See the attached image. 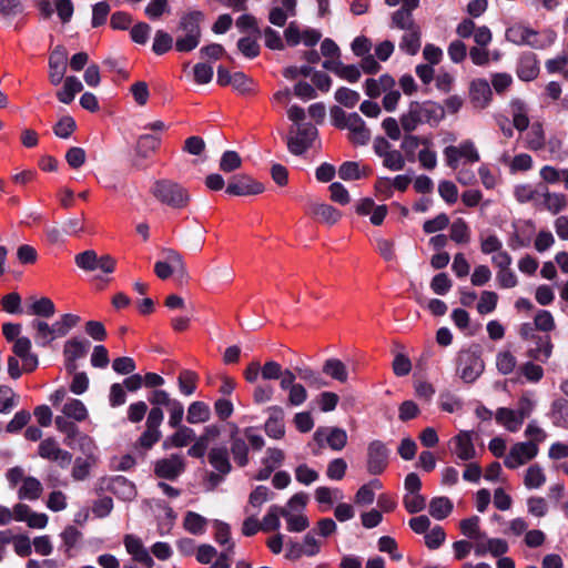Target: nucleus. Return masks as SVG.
Segmentation results:
<instances>
[{
    "instance_id": "nucleus-59",
    "label": "nucleus",
    "mask_w": 568,
    "mask_h": 568,
    "mask_svg": "<svg viewBox=\"0 0 568 568\" xmlns=\"http://www.w3.org/2000/svg\"><path fill=\"white\" fill-rule=\"evenodd\" d=\"M544 206L552 214H557L567 206L566 195L546 191L544 193Z\"/></svg>"
},
{
    "instance_id": "nucleus-24",
    "label": "nucleus",
    "mask_w": 568,
    "mask_h": 568,
    "mask_svg": "<svg viewBox=\"0 0 568 568\" xmlns=\"http://www.w3.org/2000/svg\"><path fill=\"white\" fill-rule=\"evenodd\" d=\"M509 547L506 540L501 538H487L476 541L474 545L475 555L483 557L490 554L494 557H500L508 551Z\"/></svg>"
},
{
    "instance_id": "nucleus-9",
    "label": "nucleus",
    "mask_w": 568,
    "mask_h": 568,
    "mask_svg": "<svg viewBox=\"0 0 568 568\" xmlns=\"http://www.w3.org/2000/svg\"><path fill=\"white\" fill-rule=\"evenodd\" d=\"M164 414L160 407H153L146 417L145 430L141 434L138 444L145 449H150L158 443L162 436L160 426L163 422Z\"/></svg>"
},
{
    "instance_id": "nucleus-26",
    "label": "nucleus",
    "mask_w": 568,
    "mask_h": 568,
    "mask_svg": "<svg viewBox=\"0 0 568 568\" xmlns=\"http://www.w3.org/2000/svg\"><path fill=\"white\" fill-rule=\"evenodd\" d=\"M527 349V356L534 361L546 363L552 354V343L549 335L538 337Z\"/></svg>"
},
{
    "instance_id": "nucleus-33",
    "label": "nucleus",
    "mask_w": 568,
    "mask_h": 568,
    "mask_svg": "<svg viewBox=\"0 0 568 568\" xmlns=\"http://www.w3.org/2000/svg\"><path fill=\"white\" fill-rule=\"evenodd\" d=\"M231 453L239 467H245L248 464V446L244 438L237 436V430L231 435Z\"/></svg>"
},
{
    "instance_id": "nucleus-34",
    "label": "nucleus",
    "mask_w": 568,
    "mask_h": 568,
    "mask_svg": "<svg viewBox=\"0 0 568 568\" xmlns=\"http://www.w3.org/2000/svg\"><path fill=\"white\" fill-rule=\"evenodd\" d=\"M404 31L405 33L399 42V49L409 55H415L422 45L420 27Z\"/></svg>"
},
{
    "instance_id": "nucleus-16",
    "label": "nucleus",
    "mask_w": 568,
    "mask_h": 568,
    "mask_svg": "<svg viewBox=\"0 0 568 568\" xmlns=\"http://www.w3.org/2000/svg\"><path fill=\"white\" fill-rule=\"evenodd\" d=\"M263 192L264 185L245 174L234 176L226 187V193L235 196L256 195Z\"/></svg>"
},
{
    "instance_id": "nucleus-3",
    "label": "nucleus",
    "mask_w": 568,
    "mask_h": 568,
    "mask_svg": "<svg viewBox=\"0 0 568 568\" xmlns=\"http://www.w3.org/2000/svg\"><path fill=\"white\" fill-rule=\"evenodd\" d=\"M78 267L87 272L101 271L110 274L115 270L116 261L110 255H101L93 250H87L74 256Z\"/></svg>"
},
{
    "instance_id": "nucleus-60",
    "label": "nucleus",
    "mask_w": 568,
    "mask_h": 568,
    "mask_svg": "<svg viewBox=\"0 0 568 568\" xmlns=\"http://www.w3.org/2000/svg\"><path fill=\"white\" fill-rule=\"evenodd\" d=\"M303 550L306 557H314L321 552L323 540L318 538L314 531L310 530L304 535L302 541Z\"/></svg>"
},
{
    "instance_id": "nucleus-49",
    "label": "nucleus",
    "mask_w": 568,
    "mask_h": 568,
    "mask_svg": "<svg viewBox=\"0 0 568 568\" xmlns=\"http://www.w3.org/2000/svg\"><path fill=\"white\" fill-rule=\"evenodd\" d=\"M283 507L272 505L261 523L262 531L270 532L278 530L281 526L280 517H282Z\"/></svg>"
},
{
    "instance_id": "nucleus-57",
    "label": "nucleus",
    "mask_w": 568,
    "mask_h": 568,
    "mask_svg": "<svg viewBox=\"0 0 568 568\" xmlns=\"http://www.w3.org/2000/svg\"><path fill=\"white\" fill-rule=\"evenodd\" d=\"M19 396L7 385L0 386V414H9L18 405Z\"/></svg>"
},
{
    "instance_id": "nucleus-38",
    "label": "nucleus",
    "mask_w": 568,
    "mask_h": 568,
    "mask_svg": "<svg viewBox=\"0 0 568 568\" xmlns=\"http://www.w3.org/2000/svg\"><path fill=\"white\" fill-rule=\"evenodd\" d=\"M30 327L33 331V338L38 346L45 347L54 341L53 333L47 322L36 318L30 323Z\"/></svg>"
},
{
    "instance_id": "nucleus-28",
    "label": "nucleus",
    "mask_w": 568,
    "mask_h": 568,
    "mask_svg": "<svg viewBox=\"0 0 568 568\" xmlns=\"http://www.w3.org/2000/svg\"><path fill=\"white\" fill-rule=\"evenodd\" d=\"M311 214L317 221L328 225L336 224L342 217V212L339 210L326 203L312 204Z\"/></svg>"
},
{
    "instance_id": "nucleus-14",
    "label": "nucleus",
    "mask_w": 568,
    "mask_h": 568,
    "mask_svg": "<svg viewBox=\"0 0 568 568\" xmlns=\"http://www.w3.org/2000/svg\"><path fill=\"white\" fill-rule=\"evenodd\" d=\"M164 253L166 261H159L154 265L156 276L161 280H166L174 272L183 276L186 275V266L182 255L174 250H168Z\"/></svg>"
},
{
    "instance_id": "nucleus-45",
    "label": "nucleus",
    "mask_w": 568,
    "mask_h": 568,
    "mask_svg": "<svg viewBox=\"0 0 568 568\" xmlns=\"http://www.w3.org/2000/svg\"><path fill=\"white\" fill-rule=\"evenodd\" d=\"M453 503L448 497H435L429 503V514L437 520H443L453 511Z\"/></svg>"
},
{
    "instance_id": "nucleus-31",
    "label": "nucleus",
    "mask_w": 568,
    "mask_h": 568,
    "mask_svg": "<svg viewBox=\"0 0 568 568\" xmlns=\"http://www.w3.org/2000/svg\"><path fill=\"white\" fill-rule=\"evenodd\" d=\"M282 517L286 521V529L290 532H302L310 527V520L303 513H294L288 507H283Z\"/></svg>"
},
{
    "instance_id": "nucleus-54",
    "label": "nucleus",
    "mask_w": 568,
    "mask_h": 568,
    "mask_svg": "<svg viewBox=\"0 0 568 568\" xmlns=\"http://www.w3.org/2000/svg\"><path fill=\"white\" fill-rule=\"evenodd\" d=\"M199 376L195 372L190 369L181 371L178 377L180 392L185 396H191L196 389Z\"/></svg>"
},
{
    "instance_id": "nucleus-29",
    "label": "nucleus",
    "mask_w": 568,
    "mask_h": 568,
    "mask_svg": "<svg viewBox=\"0 0 568 568\" xmlns=\"http://www.w3.org/2000/svg\"><path fill=\"white\" fill-rule=\"evenodd\" d=\"M207 459L210 465L221 475H227L232 469L229 452L225 447L212 448L209 452Z\"/></svg>"
},
{
    "instance_id": "nucleus-61",
    "label": "nucleus",
    "mask_w": 568,
    "mask_h": 568,
    "mask_svg": "<svg viewBox=\"0 0 568 568\" xmlns=\"http://www.w3.org/2000/svg\"><path fill=\"white\" fill-rule=\"evenodd\" d=\"M77 443V447L81 450L82 454L85 455L84 458L98 459V447L94 440L88 436L87 434H79L73 443Z\"/></svg>"
},
{
    "instance_id": "nucleus-37",
    "label": "nucleus",
    "mask_w": 568,
    "mask_h": 568,
    "mask_svg": "<svg viewBox=\"0 0 568 568\" xmlns=\"http://www.w3.org/2000/svg\"><path fill=\"white\" fill-rule=\"evenodd\" d=\"M426 144H432V141L427 138L406 134L400 143V149L404 152L406 159L409 162H414L416 160V151L419 149V146L424 148Z\"/></svg>"
},
{
    "instance_id": "nucleus-43",
    "label": "nucleus",
    "mask_w": 568,
    "mask_h": 568,
    "mask_svg": "<svg viewBox=\"0 0 568 568\" xmlns=\"http://www.w3.org/2000/svg\"><path fill=\"white\" fill-rule=\"evenodd\" d=\"M88 351V343L78 338H72L64 344V356L69 364H73L77 359L83 357ZM74 368V365H72Z\"/></svg>"
},
{
    "instance_id": "nucleus-62",
    "label": "nucleus",
    "mask_w": 568,
    "mask_h": 568,
    "mask_svg": "<svg viewBox=\"0 0 568 568\" xmlns=\"http://www.w3.org/2000/svg\"><path fill=\"white\" fill-rule=\"evenodd\" d=\"M30 312L33 315L49 318L54 315L55 306L49 297H41L31 304Z\"/></svg>"
},
{
    "instance_id": "nucleus-12",
    "label": "nucleus",
    "mask_w": 568,
    "mask_h": 568,
    "mask_svg": "<svg viewBox=\"0 0 568 568\" xmlns=\"http://www.w3.org/2000/svg\"><path fill=\"white\" fill-rule=\"evenodd\" d=\"M38 454L43 459L58 463L61 468L68 467L72 462V454L62 449L53 437L40 442Z\"/></svg>"
},
{
    "instance_id": "nucleus-19",
    "label": "nucleus",
    "mask_w": 568,
    "mask_h": 568,
    "mask_svg": "<svg viewBox=\"0 0 568 568\" xmlns=\"http://www.w3.org/2000/svg\"><path fill=\"white\" fill-rule=\"evenodd\" d=\"M469 100L477 110L486 109L493 100V91L485 79H475L469 84Z\"/></svg>"
},
{
    "instance_id": "nucleus-55",
    "label": "nucleus",
    "mask_w": 568,
    "mask_h": 568,
    "mask_svg": "<svg viewBox=\"0 0 568 568\" xmlns=\"http://www.w3.org/2000/svg\"><path fill=\"white\" fill-rule=\"evenodd\" d=\"M207 520L194 511H187L184 518V528L193 535H202L205 531Z\"/></svg>"
},
{
    "instance_id": "nucleus-46",
    "label": "nucleus",
    "mask_w": 568,
    "mask_h": 568,
    "mask_svg": "<svg viewBox=\"0 0 568 568\" xmlns=\"http://www.w3.org/2000/svg\"><path fill=\"white\" fill-rule=\"evenodd\" d=\"M160 146V138L152 134L141 135L136 143V156L150 158Z\"/></svg>"
},
{
    "instance_id": "nucleus-21",
    "label": "nucleus",
    "mask_w": 568,
    "mask_h": 568,
    "mask_svg": "<svg viewBox=\"0 0 568 568\" xmlns=\"http://www.w3.org/2000/svg\"><path fill=\"white\" fill-rule=\"evenodd\" d=\"M355 212L361 216L371 214V223L373 225L379 226L383 224L388 213V209L385 204L376 205L374 200L371 197H364L355 204Z\"/></svg>"
},
{
    "instance_id": "nucleus-40",
    "label": "nucleus",
    "mask_w": 568,
    "mask_h": 568,
    "mask_svg": "<svg viewBox=\"0 0 568 568\" xmlns=\"http://www.w3.org/2000/svg\"><path fill=\"white\" fill-rule=\"evenodd\" d=\"M83 85L79 79L75 77H67L61 90L57 92V98L60 102L64 104H70L75 94L81 92Z\"/></svg>"
},
{
    "instance_id": "nucleus-52",
    "label": "nucleus",
    "mask_w": 568,
    "mask_h": 568,
    "mask_svg": "<svg viewBox=\"0 0 568 568\" xmlns=\"http://www.w3.org/2000/svg\"><path fill=\"white\" fill-rule=\"evenodd\" d=\"M390 27L399 30H410L418 28L419 26L415 22L412 11H407L406 9H398L392 14Z\"/></svg>"
},
{
    "instance_id": "nucleus-44",
    "label": "nucleus",
    "mask_w": 568,
    "mask_h": 568,
    "mask_svg": "<svg viewBox=\"0 0 568 568\" xmlns=\"http://www.w3.org/2000/svg\"><path fill=\"white\" fill-rule=\"evenodd\" d=\"M525 140L526 146L531 151H539L544 149L546 144V136L542 124L540 122L532 123Z\"/></svg>"
},
{
    "instance_id": "nucleus-22",
    "label": "nucleus",
    "mask_w": 568,
    "mask_h": 568,
    "mask_svg": "<svg viewBox=\"0 0 568 568\" xmlns=\"http://www.w3.org/2000/svg\"><path fill=\"white\" fill-rule=\"evenodd\" d=\"M345 128L349 130V140L354 144L365 145L371 139V132L364 120L357 113L348 114Z\"/></svg>"
},
{
    "instance_id": "nucleus-15",
    "label": "nucleus",
    "mask_w": 568,
    "mask_h": 568,
    "mask_svg": "<svg viewBox=\"0 0 568 568\" xmlns=\"http://www.w3.org/2000/svg\"><path fill=\"white\" fill-rule=\"evenodd\" d=\"M317 129L313 125H303L298 128L295 136H288L287 149L294 155H302L310 148L317 138Z\"/></svg>"
},
{
    "instance_id": "nucleus-6",
    "label": "nucleus",
    "mask_w": 568,
    "mask_h": 568,
    "mask_svg": "<svg viewBox=\"0 0 568 568\" xmlns=\"http://www.w3.org/2000/svg\"><path fill=\"white\" fill-rule=\"evenodd\" d=\"M450 453L462 462H469L477 456L474 444V434L470 430H460L448 442Z\"/></svg>"
},
{
    "instance_id": "nucleus-47",
    "label": "nucleus",
    "mask_w": 568,
    "mask_h": 568,
    "mask_svg": "<svg viewBox=\"0 0 568 568\" xmlns=\"http://www.w3.org/2000/svg\"><path fill=\"white\" fill-rule=\"evenodd\" d=\"M470 229L465 220L456 219L450 224L449 237L457 244H468L470 242Z\"/></svg>"
},
{
    "instance_id": "nucleus-17",
    "label": "nucleus",
    "mask_w": 568,
    "mask_h": 568,
    "mask_svg": "<svg viewBox=\"0 0 568 568\" xmlns=\"http://www.w3.org/2000/svg\"><path fill=\"white\" fill-rule=\"evenodd\" d=\"M123 545L133 561L144 565L146 568H153L154 560L140 537L126 534L123 537Z\"/></svg>"
},
{
    "instance_id": "nucleus-53",
    "label": "nucleus",
    "mask_w": 568,
    "mask_h": 568,
    "mask_svg": "<svg viewBox=\"0 0 568 568\" xmlns=\"http://www.w3.org/2000/svg\"><path fill=\"white\" fill-rule=\"evenodd\" d=\"M62 413L69 418L82 422L88 417V410L80 399L71 398L62 407Z\"/></svg>"
},
{
    "instance_id": "nucleus-35",
    "label": "nucleus",
    "mask_w": 568,
    "mask_h": 568,
    "mask_svg": "<svg viewBox=\"0 0 568 568\" xmlns=\"http://www.w3.org/2000/svg\"><path fill=\"white\" fill-rule=\"evenodd\" d=\"M495 418L498 424L511 433L518 432L524 423L516 410L506 407L498 408Z\"/></svg>"
},
{
    "instance_id": "nucleus-8",
    "label": "nucleus",
    "mask_w": 568,
    "mask_h": 568,
    "mask_svg": "<svg viewBox=\"0 0 568 568\" xmlns=\"http://www.w3.org/2000/svg\"><path fill=\"white\" fill-rule=\"evenodd\" d=\"M539 454V447L532 443L519 442L514 444L506 455L504 464L509 469H516L535 459Z\"/></svg>"
},
{
    "instance_id": "nucleus-5",
    "label": "nucleus",
    "mask_w": 568,
    "mask_h": 568,
    "mask_svg": "<svg viewBox=\"0 0 568 568\" xmlns=\"http://www.w3.org/2000/svg\"><path fill=\"white\" fill-rule=\"evenodd\" d=\"M505 38L516 45H527L532 49H545L546 43L540 40L537 30L523 23H514L506 29Z\"/></svg>"
},
{
    "instance_id": "nucleus-39",
    "label": "nucleus",
    "mask_w": 568,
    "mask_h": 568,
    "mask_svg": "<svg viewBox=\"0 0 568 568\" xmlns=\"http://www.w3.org/2000/svg\"><path fill=\"white\" fill-rule=\"evenodd\" d=\"M43 487L39 479L28 476L18 490L19 499L37 500L42 494Z\"/></svg>"
},
{
    "instance_id": "nucleus-36",
    "label": "nucleus",
    "mask_w": 568,
    "mask_h": 568,
    "mask_svg": "<svg viewBox=\"0 0 568 568\" xmlns=\"http://www.w3.org/2000/svg\"><path fill=\"white\" fill-rule=\"evenodd\" d=\"M539 73L538 61L534 54H524L519 59L517 75L524 81L534 80Z\"/></svg>"
},
{
    "instance_id": "nucleus-50",
    "label": "nucleus",
    "mask_w": 568,
    "mask_h": 568,
    "mask_svg": "<svg viewBox=\"0 0 568 568\" xmlns=\"http://www.w3.org/2000/svg\"><path fill=\"white\" fill-rule=\"evenodd\" d=\"M479 523L478 516H471L459 523V529L464 536L479 541L486 538V535L480 531Z\"/></svg>"
},
{
    "instance_id": "nucleus-1",
    "label": "nucleus",
    "mask_w": 568,
    "mask_h": 568,
    "mask_svg": "<svg viewBox=\"0 0 568 568\" xmlns=\"http://www.w3.org/2000/svg\"><path fill=\"white\" fill-rule=\"evenodd\" d=\"M445 118L443 105L437 102L412 101L399 118L402 129L406 133L414 132L422 124L437 125Z\"/></svg>"
},
{
    "instance_id": "nucleus-4",
    "label": "nucleus",
    "mask_w": 568,
    "mask_h": 568,
    "mask_svg": "<svg viewBox=\"0 0 568 568\" xmlns=\"http://www.w3.org/2000/svg\"><path fill=\"white\" fill-rule=\"evenodd\" d=\"M444 156L448 168L456 170L459 160L464 159L465 163H477L480 160L479 152L471 140H465L459 145H448L444 149Z\"/></svg>"
},
{
    "instance_id": "nucleus-27",
    "label": "nucleus",
    "mask_w": 568,
    "mask_h": 568,
    "mask_svg": "<svg viewBox=\"0 0 568 568\" xmlns=\"http://www.w3.org/2000/svg\"><path fill=\"white\" fill-rule=\"evenodd\" d=\"M396 87V82L394 78L389 74H383L378 79L369 78L365 81L364 88L365 93L369 98H377L382 93L394 89Z\"/></svg>"
},
{
    "instance_id": "nucleus-48",
    "label": "nucleus",
    "mask_w": 568,
    "mask_h": 568,
    "mask_svg": "<svg viewBox=\"0 0 568 568\" xmlns=\"http://www.w3.org/2000/svg\"><path fill=\"white\" fill-rule=\"evenodd\" d=\"M210 407L203 402H193L187 409L186 420L190 424L205 423L210 419Z\"/></svg>"
},
{
    "instance_id": "nucleus-63",
    "label": "nucleus",
    "mask_w": 568,
    "mask_h": 568,
    "mask_svg": "<svg viewBox=\"0 0 568 568\" xmlns=\"http://www.w3.org/2000/svg\"><path fill=\"white\" fill-rule=\"evenodd\" d=\"M173 38L163 30H158L154 36L152 50L155 54L162 55L171 50Z\"/></svg>"
},
{
    "instance_id": "nucleus-41",
    "label": "nucleus",
    "mask_w": 568,
    "mask_h": 568,
    "mask_svg": "<svg viewBox=\"0 0 568 568\" xmlns=\"http://www.w3.org/2000/svg\"><path fill=\"white\" fill-rule=\"evenodd\" d=\"M323 373L339 383H346L348 379L346 365L337 358L325 361L323 364Z\"/></svg>"
},
{
    "instance_id": "nucleus-25",
    "label": "nucleus",
    "mask_w": 568,
    "mask_h": 568,
    "mask_svg": "<svg viewBox=\"0 0 568 568\" xmlns=\"http://www.w3.org/2000/svg\"><path fill=\"white\" fill-rule=\"evenodd\" d=\"M509 109L514 128L519 132L526 131L530 124L527 103L519 98H515L510 100Z\"/></svg>"
},
{
    "instance_id": "nucleus-20",
    "label": "nucleus",
    "mask_w": 568,
    "mask_h": 568,
    "mask_svg": "<svg viewBox=\"0 0 568 568\" xmlns=\"http://www.w3.org/2000/svg\"><path fill=\"white\" fill-rule=\"evenodd\" d=\"M31 341L26 336L17 338L12 346V353L23 362L26 373H32L39 365L38 356L31 352Z\"/></svg>"
},
{
    "instance_id": "nucleus-56",
    "label": "nucleus",
    "mask_w": 568,
    "mask_h": 568,
    "mask_svg": "<svg viewBox=\"0 0 568 568\" xmlns=\"http://www.w3.org/2000/svg\"><path fill=\"white\" fill-rule=\"evenodd\" d=\"M498 298L497 293L493 291H483L476 305L477 312L480 315L493 313L497 307Z\"/></svg>"
},
{
    "instance_id": "nucleus-18",
    "label": "nucleus",
    "mask_w": 568,
    "mask_h": 568,
    "mask_svg": "<svg viewBox=\"0 0 568 568\" xmlns=\"http://www.w3.org/2000/svg\"><path fill=\"white\" fill-rule=\"evenodd\" d=\"M68 52L64 47L57 45L49 57V80L58 85L64 78L67 71Z\"/></svg>"
},
{
    "instance_id": "nucleus-51",
    "label": "nucleus",
    "mask_w": 568,
    "mask_h": 568,
    "mask_svg": "<svg viewBox=\"0 0 568 568\" xmlns=\"http://www.w3.org/2000/svg\"><path fill=\"white\" fill-rule=\"evenodd\" d=\"M97 462L98 459L77 457L71 470L72 478L77 481L85 480L90 476V470Z\"/></svg>"
},
{
    "instance_id": "nucleus-58",
    "label": "nucleus",
    "mask_w": 568,
    "mask_h": 568,
    "mask_svg": "<svg viewBox=\"0 0 568 568\" xmlns=\"http://www.w3.org/2000/svg\"><path fill=\"white\" fill-rule=\"evenodd\" d=\"M270 498V490L266 486H257L248 496V505L245 513L250 514L252 509L258 510Z\"/></svg>"
},
{
    "instance_id": "nucleus-10",
    "label": "nucleus",
    "mask_w": 568,
    "mask_h": 568,
    "mask_svg": "<svg viewBox=\"0 0 568 568\" xmlns=\"http://www.w3.org/2000/svg\"><path fill=\"white\" fill-rule=\"evenodd\" d=\"M389 449L386 444L375 439L367 446V471L371 475H381L388 466Z\"/></svg>"
},
{
    "instance_id": "nucleus-23",
    "label": "nucleus",
    "mask_w": 568,
    "mask_h": 568,
    "mask_svg": "<svg viewBox=\"0 0 568 568\" xmlns=\"http://www.w3.org/2000/svg\"><path fill=\"white\" fill-rule=\"evenodd\" d=\"M270 416L264 424L266 435L274 439H281L285 435L284 412L280 406L268 408Z\"/></svg>"
},
{
    "instance_id": "nucleus-11",
    "label": "nucleus",
    "mask_w": 568,
    "mask_h": 568,
    "mask_svg": "<svg viewBox=\"0 0 568 568\" xmlns=\"http://www.w3.org/2000/svg\"><path fill=\"white\" fill-rule=\"evenodd\" d=\"M484 371L481 358L470 351H464L458 356V373L466 383H473Z\"/></svg>"
},
{
    "instance_id": "nucleus-32",
    "label": "nucleus",
    "mask_w": 568,
    "mask_h": 568,
    "mask_svg": "<svg viewBox=\"0 0 568 568\" xmlns=\"http://www.w3.org/2000/svg\"><path fill=\"white\" fill-rule=\"evenodd\" d=\"M204 20V13L202 11H191L184 14L179 23V29L184 34L201 36V22Z\"/></svg>"
},
{
    "instance_id": "nucleus-13",
    "label": "nucleus",
    "mask_w": 568,
    "mask_h": 568,
    "mask_svg": "<svg viewBox=\"0 0 568 568\" xmlns=\"http://www.w3.org/2000/svg\"><path fill=\"white\" fill-rule=\"evenodd\" d=\"M184 470L185 460L184 457L179 454H172L154 463V474L162 479L174 480L183 474Z\"/></svg>"
},
{
    "instance_id": "nucleus-2",
    "label": "nucleus",
    "mask_w": 568,
    "mask_h": 568,
    "mask_svg": "<svg viewBox=\"0 0 568 568\" xmlns=\"http://www.w3.org/2000/svg\"><path fill=\"white\" fill-rule=\"evenodd\" d=\"M150 193L161 204L175 210L185 209L191 201L189 190L171 179L155 180L150 187Z\"/></svg>"
},
{
    "instance_id": "nucleus-64",
    "label": "nucleus",
    "mask_w": 568,
    "mask_h": 568,
    "mask_svg": "<svg viewBox=\"0 0 568 568\" xmlns=\"http://www.w3.org/2000/svg\"><path fill=\"white\" fill-rule=\"evenodd\" d=\"M62 231L70 236H78L85 232V215L69 217L63 222Z\"/></svg>"
},
{
    "instance_id": "nucleus-42",
    "label": "nucleus",
    "mask_w": 568,
    "mask_h": 568,
    "mask_svg": "<svg viewBox=\"0 0 568 568\" xmlns=\"http://www.w3.org/2000/svg\"><path fill=\"white\" fill-rule=\"evenodd\" d=\"M546 483V474L538 464L530 465L524 475V485L527 489H538Z\"/></svg>"
},
{
    "instance_id": "nucleus-7",
    "label": "nucleus",
    "mask_w": 568,
    "mask_h": 568,
    "mask_svg": "<svg viewBox=\"0 0 568 568\" xmlns=\"http://www.w3.org/2000/svg\"><path fill=\"white\" fill-rule=\"evenodd\" d=\"M347 433L339 427H318L313 434V439L322 449L326 445L335 450L341 452L347 445Z\"/></svg>"
},
{
    "instance_id": "nucleus-30",
    "label": "nucleus",
    "mask_w": 568,
    "mask_h": 568,
    "mask_svg": "<svg viewBox=\"0 0 568 568\" xmlns=\"http://www.w3.org/2000/svg\"><path fill=\"white\" fill-rule=\"evenodd\" d=\"M176 428L178 430L163 442L164 449L185 447L195 438V433L192 428L186 426H179Z\"/></svg>"
}]
</instances>
